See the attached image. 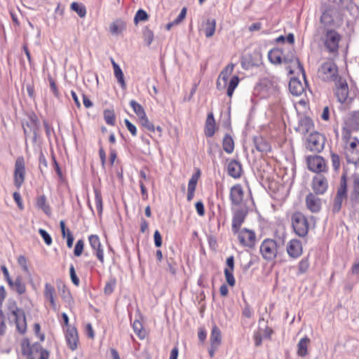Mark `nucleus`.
I'll list each match as a JSON object with an SVG mask.
<instances>
[{
  "mask_svg": "<svg viewBox=\"0 0 359 359\" xmlns=\"http://www.w3.org/2000/svg\"><path fill=\"white\" fill-rule=\"evenodd\" d=\"M268 58L269 61L274 65H280L284 63L285 65H290L294 63L297 65V68L305 77V72L303 65L300 62L299 60L295 56L293 50H289L285 53L283 50L278 48L271 49L268 53ZM287 69L290 74H294L292 67L289 65Z\"/></svg>",
  "mask_w": 359,
  "mask_h": 359,
  "instance_id": "f257e3e1",
  "label": "nucleus"
},
{
  "mask_svg": "<svg viewBox=\"0 0 359 359\" xmlns=\"http://www.w3.org/2000/svg\"><path fill=\"white\" fill-rule=\"evenodd\" d=\"M344 152L348 163L356 164L359 162V140L351 135L348 129L342 130Z\"/></svg>",
  "mask_w": 359,
  "mask_h": 359,
  "instance_id": "f03ea898",
  "label": "nucleus"
},
{
  "mask_svg": "<svg viewBox=\"0 0 359 359\" xmlns=\"http://www.w3.org/2000/svg\"><path fill=\"white\" fill-rule=\"evenodd\" d=\"M342 36L334 29H326L322 31L320 41L323 48L332 57H338L339 54V43Z\"/></svg>",
  "mask_w": 359,
  "mask_h": 359,
  "instance_id": "7ed1b4c3",
  "label": "nucleus"
},
{
  "mask_svg": "<svg viewBox=\"0 0 359 359\" xmlns=\"http://www.w3.org/2000/svg\"><path fill=\"white\" fill-rule=\"evenodd\" d=\"M312 223L314 226V217L313 216L307 217L302 212H294L291 216L292 228L294 233L300 238L308 236Z\"/></svg>",
  "mask_w": 359,
  "mask_h": 359,
  "instance_id": "20e7f679",
  "label": "nucleus"
},
{
  "mask_svg": "<svg viewBox=\"0 0 359 359\" xmlns=\"http://www.w3.org/2000/svg\"><path fill=\"white\" fill-rule=\"evenodd\" d=\"M334 58L332 57V58L323 62L318 69V76L324 81L335 83L339 79H342L339 75L338 67L334 62Z\"/></svg>",
  "mask_w": 359,
  "mask_h": 359,
  "instance_id": "39448f33",
  "label": "nucleus"
},
{
  "mask_svg": "<svg viewBox=\"0 0 359 359\" xmlns=\"http://www.w3.org/2000/svg\"><path fill=\"white\" fill-rule=\"evenodd\" d=\"M21 351L27 359H48L49 353L39 344H31L28 339L21 341Z\"/></svg>",
  "mask_w": 359,
  "mask_h": 359,
  "instance_id": "423d86ee",
  "label": "nucleus"
},
{
  "mask_svg": "<svg viewBox=\"0 0 359 359\" xmlns=\"http://www.w3.org/2000/svg\"><path fill=\"white\" fill-rule=\"evenodd\" d=\"M8 318L11 323H14L20 334H25L27 327L25 311L18 307L15 302L8 306Z\"/></svg>",
  "mask_w": 359,
  "mask_h": 359,
  "instance_id": "0eeeda50",
  "label": "nucleus"
},
{
  "mask_svg": "<svg viewBox=\"0 0 359 359\" xmlns=\"http://www.w3.org/2000/svg\"><path fill=\"white\" fill-rule=\"evenodd\" d=\"M320 22L323 31L326 29H335L340 27L341 20L338 19V13L336 9L328 8L323 12L320 18Z\"/></svg>",
  "mask_w": 359,
  "mask_h": 359,
  "instance_id": "6e6552de",
  "label": "nucleus"
},
{
  "mask_svg": "<svg viewBox=\"0 0 359 359\" xmlns=\"http://www.w3.org/2000/svg\"><path fill=\"white\" fill-rule=\"evenodd\" d=\"M262 257L268 262L275 259L278 253L277 242L273 238H265L259 246Z\"/></svg>",
  "mask_w": 359,
  "mask_h": 359,
  "instance_id": "1a4fd4ad",
  "label": "nucleus"
},
{
  "mask_svg": "<svg viewBox=\"0 0 359 359\" xmlns=\"http://www.w3.org/2000/svg\"><path fill=\"white\" fill-rule=\"evenodd\" d=\"M233 233L237 236V238L241 246L249 249L255 248L257 243V236L253 230L243 228Z\"/></svg>",
  "mask_w": 359,
  "mask_h": 359,
  "instance_id": "9d476101",
  "label": "nucleus"
},
{
  "mask_svg": "<svg viewBox=\"0 0 359 359\" xmlns=\"http://www.w3.org/2000/svg\"><path fill=\"white\" fill-rule=\"evenodd\" d=\"M308 169L318 175L320 173L327 172L328 171V166L326 161L320 156L310 155L306 159Z\"/></svg>",
  "mask_w": 359,
  "mask_h": 359,
  "instance_id": "9b49d317",
  "label": "nucleus"
},
{
  "mask_svg": "<svg viewBox=\"0 0 359 359\" xmlns=\"http://www.w3.org/2000/svg\"><path fill=\"white\" fill-rule=\"evenodd\" d=\"M26 175L25 162L23 156H18L15 162L13 182L15 186L20 189L24 183Z\"/></svg>",
  "mask_w": 359,
  "mask_h": 359,
  "instance_id": "f8f14e48",
  "label": "nucleus"
},
{
  "mask_svg": "<svg viewBox=\"0 0 359 359\" xmlns=\"http://www.w3.org/2000/svg\"><path fill=\"white\" fill-rule=\"evenodd\" d=\"M43 297L45 302L48 304L49 307L55 312H58L60 305L57 302L56 290L52 284L46 283L43 289Z\"/></svg>",
  "mask_w": 359,
  "mask_h": 359,
  "instance_id": "ddd939ff",
  "label": "nucleus"
},
{
  "mask_svg": "<svg viewBox=\"0 0 359 359\" xmlns=\"http://www.w3.org/2000/svg\"><path fill=\"white\" fill-rule=\"evenodd\" d=\"M233 217L231 222L232 232H236L239 230L245 220L248 213V210L246 207H238L236 209L231 208Z\"/></svg>",
  "mask_w": 359,
  "mask_h": 359,
  "instance_id": "4468645a",
  "label": "nucleus"
},
{
  "mask_svg": "<svg viewBox=\"0 0 359 359\" xmlns=\"http://www.w3.org/2000/svg\"><path fill=\"white\" fill-rule=\"evenodd\" d=\"M63 332L68 348L72 351H76L80 343L79 332L76 327H69L68 328H64Z\"/></svg>",
  "mask_w": 359,
  "mask_h": 359,
  "instance_id": "2eb2a0df",
  "label": "nucleus"
},
{
  "mask_svg": "<svg viewBox=\"0 0 359 359\" xmlns=\"http://www.w3.org/2000/svg\"><path fill=\"white\" fill-rule=\"evenodd\" d=\"M245 192L241 184H236L230 189L229 199L231 205L236 207H243Z\"/></svg>",
  "mask_w": 359,
  "mask_h": 359,
  "instance_id": "dca6fc26",
  "label": "nucleus"
},
{
  "mask_svg": "<svg viewBox=\"0 0 359 359\" xmlns=\"http://www.w3.org/2000/svg\"><path fill=\"white\" fill-rule=\"evenodd\" d=\"M325 138L320 133H311L307 139V148L311 151L320 152L324 147Z\"/></svg>",
  "mask_w": 359,
  "mask_h": 359,
  "instance_id": "f3484780",
  "label": "nucleus"
},
{
  "mask_svg": "<svg viewBox=\"0 0 359 359\" xmlns=\"http://www.w3.org/2000/svg\"><path fill=\"white\" fill-rule=\"evenodd\" d=\"M288 256L292 259L299 258L303 253V246L301 241L297 238L290 240L286 245Z\"/></svg>",
  "mask_w": 359,
  "mask_h": 359,
  "instance_id": "a211bd4d",
  "label": "nucleus"
},
{
  "mask_svg": "<svg viewBox=\"0 0 359 359\" xmlns=\"http://www.w3.org/2000/svg\"><path fill=\"white\" fill-rule=\"evenodd\" d=\"M312 189L316 194H323L328 188V182L323 175H316L313 177L311 182Z\"/></svg>",
  "mask_w": 359,
  "mask_h": 359,
  "instance_id": "6ab92c4d",
  "label": "nucleus"
},
{
  "mask_svg": "<svg viewBox=\"0 0 359 359\" xmlns=\"http://www.w3.org/2000/svg\"><path fill=\"white\" fill-rule=\"evenodd\" d=\"M317 195L314 193H309L305 198L306 207L312 213L319 212L321 210L322 200Z\"/></svg>",
  "mask_w": 359,
  "mask_h": 359,
  "instance_id": "aec40b11",
  "label": "nucleus"
},
{
  "mask_svg": "<svg viewBox=\"0 0 359 359\" xmlns=\"http://www.w3.org/2000/svg\"><path fill=\"white\" fill-rule=\"evenodd\" d=\"M335 95L338 101L341 103L346 102L348 97V86L346 81L343 79H339V80L335 82Z\"/></svg>",
  "mask_w": 359,
  "mask_h": 359,
  "instance_id": "412c9836",
  "label": "nucleus"
},
{
  "mask_svg": "<svg viewBox=\"0 0 359 359\" xmlns=\"http://www.w3.org/2000/svg\"><path fill=\"white\" fill-rule=\"evenodd\" d=\"M227 172L233 179H239L243 175V167L240 161L235 159L227 160Z\"/></svg>",
  "mask_w": 359,
  "mask_h": 359,
  "instance_id": "4be33fe9",
  "label": "nucleus"
},
{
  "mask_svg": "<svg viewBox=\"0 0 359 359\" xmlns=\"http://www.w3.org/2000/svg\"><path fill=\"white\" fill-rule=\"evenodd\" d=\"M226 267L224 269V276L227 284L230 287H234L236 285V280L233 276L234 271V257L230 256L227 257L226 261Z\"/></svg>",
  "mask_w": 359,
  "mask_h": 359,
  "instance_id": "5701e85b",
  "label": "nucleus"
},
{
  "mask_svg": "<svg viewBox=\"0 0 359 359\" xmlns=\"http://www.w3.org/2000/svg\"><path fill=\"white\" fill-rule=\"evenodd\" d=\"M88 241L91 248L95 252V255L98 260L104 263V251L101 247L100 238L97 235H90L88 236Z\"/></svg>",
  "mask_w": 359,
  "mask_h": 359,
  "instance_id": "b1692460",
  "label": "nucleus"
},
{
  "mask_svg": "<svg viewBox=\"0 0 359 359\" xmlns=\"http://www.w3.org/2000/svg\"><path fill=\"white\" fill-rule=\"evenodd\" d=\"M201 176V171L200 170H198L196 173L192 175L191 177L190 178L189 183H188V190H187V201H191L194 197L195 191L196 189V185L198 183V181Z\"/></svg>",
  "mask_w": 359,
  "mask_h": 359,
  "instance_id": "393cba45",
  "label": "nucleus"
},
{
  "mask_svg": "<svg viewBox=\"0 0 359 359\" xmlns=\"http://www.w3.org/2000/svg\"><path fill=\"white\" fill-rule=\"evenodd\" d=\"M216 131V121L212 112L208 114L205 124V134L207 137H212Z\"/></svg>",
  "mask_w": 359,
  "mask_h": 359,
  "instance_id": "a878e982",
  "label": "nucleus"
},
{
  "mask_svg": "<svg viewBox=\"0 0 359 359\" xmlns=\"http://www.w3.org/2000/svg\"><path fill=\"white\" fill-rule=\"evenodd\" d=\"M8 285L12 290L20 295L26 292V285L20 276H18L15 280H12Z\"/></svg>",
  "mask_w": 359,
  "mask_h": 359,
  "instance_id": "bb28decb",
  "label": "nucleus"
},
{
  "mask_svg": "<svg viewBox=\"0 0 359 359\" xmlns=\"http://www.w3.org/2000/svg\"><path fill=\"white\" fill-rule=\"evenodd\" d=\"M111 62L114 69V76L117 79L118 83L123 89L126 88V83L124 79L123 73L119 67V65L114 61L113 58H111Z\"/></svg>",
  "mask_w": 359,
  "mask_h": 359,
  "instance_id": "cd10ccee",
  "label": "nucleus"
},
{
  "mask_svg": "<svg viewBox=\"0 0 359 359\" xmlns=\"http://www.w3.org/2000/svg\"><path fill=\"white\" fill-rule=\"evenodd\" d=\"M346 181L344 180V184L341 183V188L338 190L337 196L334 199V210L335 211H339L343 198L346 196Z\"/></svg>",
  "mask_w": 359,
  "mask_h": 359,
  "instance_id": "c85d7f7f",
  "label": "nucleus"
},
{
  "mask_svg": "<svg viewBox=\"0 0 359 359\" xmlns=\"http://www.w3.org/2000/svg\"><path fill=\"white\" fill-rule=\"evenodd\" d=\"M311 343V340L308 337L302 338L297 346V353L300 357H305L308 354V347Z\"/></svg>",
  "mask_w": 359,
  "mask_h": 359,
  "instance_id": "c756f323",
  "label": "nucleus"
},
{
  "mask_svg": "<svg viewBox=\"0 0 359 359\" xmlns=\"http://www.w3.org/2000/svg\"><path fill=\"white\" fill-rule=\"evenodd\" d=\"M210 341L213 346H219L222 344V332L216 325L212 326Z\"/></svg>",
  "mask_w": 359,
  "mask_h": 359,
  "instance_id": "7c9ffc66",
  "label": "nucleus"
},
{
  "mask_svg": "<svg viewBox=\"0 0 359 359\" xmlns=\"http://www.w3.org/2000/svg\"><path fill=\"white\" fill-rule=\"evenodd\" d=\"M289 90L292 95L296 96L302 95L304 90L302 83L297 79H292L290 81Z\"/></svg>",
  "mask_w": 359,
  "mask_h": 359,
  "instance_id": "2f4dec72",
  "label": "nucleus"
},
{
  "mask_svg": "<svg viewBox=\"0 0 359 359\" xmlns=\"http://www.w3.org/2000/svg\"><path fill=\"white\" fill-rule=\"evenodd\" d=\"M347 128L351 132V130H357L359 127V111H353L346 121Z\"/></svg>",
  "mask_w": 359,
  "mask_h": 359,
  "instance_id": "473e14b6",
  "label": "nucleus"
},
{
  "mask_svg": "<svg viewBox=\"0 0 359 359\" xmlns=\"http://www.w3.org/2000/svg\"><path fill=\"white\" fill-rule=\"evenodd\" d=\"M352 180V192H351V199L352 200H359V175L354 173L351 176Z\"/></svg>",
  "mask_w": 359,
  "mask_h": 359,
  "instance_id": "72a5a7b5",
  "label": "nucleus"
},
{
  "mask_svg": "<svg viewBox=\"0 0 359 359\" xmlns=\"http://www.w3.org/2000/svg\"><path fill=\"white\" fill-rule=\"evenodd\" d=\"M222 147L226 153H233L234 150V141L230 135L226 134L224 135L222 140Z\"/></svg>",
  "mask_w": 359,
  "mask_h": 359,
  "instance_id": "f704fd0d",
  "label": "nucleus"
},
{
  "mask_svg": "<svg viewBox=\"0 0 359 359\" xmlns=\"http://www.w3.org/2000/svg\"><path fill=\"white\" fill-rule=\"evenodd\" d=\"M216 29V20L215 19H208L204 25V33L207 38L212 36Z\"/></svg>",
  "mask_w": 359,
  "mask_h": 359,
  "instance_id": "c9c22d12",
  "label": "nucleus"
},
{
  "mask_svg": "<svg viewBox=\"0 0 359 359\" xmlns=\"http://www.w3.org/2000/svg\"><path fill=\"white\" fill-rule=\"evenodd\" d=\"M234 69V65L233 63L229 64L227 66L225 67V68L221 72V73L219 75L217 85V86L219 84V80L222 79L224 82L226 83L227 82V80L229 77L232 74Z\"/></svg>",
  "mask_w": 359,
  "mask_h": 359,
  "instance_id": "e433bc0d",
  "label": "nucleus"
},
{
  "mask_svg": "<svg viewBox=\"0 0 359 359\" xmlns=\"http://www.w3.org/2000/svg\"><path fill=\"white\" fill-rule=\"evenodd\" d=\"M133 328L136 335L140 339H144L146 338L147 333L144 329L142 323L138 320H134L133 323Z\"/></svg>",
  "mask_w": 359,
  "mask_h": 359,
  "instance_id": "4c0bfd02",
  "label": "nucleus"
},
{
  "mask_svg": "<svg viewBox=\"0 0 359 359\" xmlns=\"http://www.w3.org/2000/svg\"><path fill=\"white\" fill-rule=\"evenodd\" d=\"M62 299L67 304L66 306L69 307L70 309H72L73 307L74 301V298H73L69 290L66 286L63 287Z\"/></svg>",
  "mask_w": 359,
  "mask_h": 359,
  "instance_id": "58836bf2",
  "label": "nucleus"
},
{
  "mask_svg": "<svg viewBox=\"0 0 359 359\" xmlns=\"http://www.w3.org/2000/svg\"><path fill=\"white\" fill-rule=\"evenodd\" d=\"M130 106L133 108L134 112L136 114L139 119L147 115L143 107L135 100H130Z\"/></svg>",
  "mask_w": 359,
  "mask_h": 359,
  "instance_id": "ea45409f",
  "label": "nucleus"
},
{
  "mask_svg": "<svg viewBox=\"0 0 359 359\" xmlns=\"http://www.w3.org/2000/svg\"><path fill=\"white\" fill-rule=\"evenodd\" d=\"M70 8L72 11L76 12L80 18H84L86 15V6L81 3L73 2Z\"/></svg>",
  "mask_w": 359,
  "mask_h": 359,
  "instance_id": "a19ab883",
  "label": "nucleus"
},
{
  "mask_svg": "<svg viewBox=\"0 0 359 359\" xmlns=\"http://www.w3.org/2000/svg\"><path fill=\"white\" fill-rule=\"evenodd\" d=\"M239 81H240V80H239V78L238 76H233L231 77V79L228 84L227 90H226V94L229 97H232L234 90L238 86Z\"/></svg>",
  "mask_w": 359,
  "mask_h": 359,
  "instance_id": "79ce46f5",
  "label": "nucleus"
},
{
  "mask_svg": "<svg viewBox=\"0 0 359 359\" xmlns=\"http://www.w3.org/2000/svg\"><path fill=\"white\" fill-rule=\"evenodd\" d=\"M104 118L108 125L114 126L116 123V116L114 110L105 109L104 111Z\"/></svg>",
  "mask_w": 359,
  "mask_h": 359,
  "instance_id": "37998d69",
  "label": "nucleus"
},
{
  "mask_svg": "<svg viewBox=\"0 0 359 359\" xmlns=\"http://www.w3.org/2000/svg\"><path fill=\"white\" fill-rule=\"evenodd\" d=\"M126 28V25L122 21L114 22L109 27V30L111 34H117Z\"/></svg>",
  "mask_w": 359,
  "mask_h": 359,
  "instance_id": "c03bdc74",
  "label": "nucleus"
},
{
  "mask_svg": "<svg viewBox=\"0 0 359 359\" xmlns=\"http://www.w3.org/2000/svg\"><path fill=\"white\" fill-rule=\"evenodd\" d=\"M17 262L18 265L20 266L22 270L25 273H29V261L27 258L24 255H19L17 258Z\"/></svg>",
  "mask_w": 359,
  "mask_h": 359,
  "instance_id": "a18cd8bd",
  "label": "nucleus"
},
{
  "mask_svg": "<svg viewBox=\"0 0 359 359\" xmlns=\"http://www.w3.org/2000/svg\"><path fill=\"white\" fill-rule=\"evenodd\" d=\"M36 205L46 214L50 211V207L47 204L46 198L44 195L40 196L37 198Z\"/></svg>",
  "mask_w": 359,
  "mask_h": 359,
  "instance_id": "49530a36",
  "label": "nucleus"
},
{
  "mask_svg": "<svg viewBox=\"0 0 359 359\" xmlns=\"http://www.w3.org/2000/svg\"><path fill=\"white\" fill-rule=\"evenodd\" d=\"M95 193V203L97 212L101 214L103 210L102 197L100 191L98 189L94 190Z\"/></svg>",
  "mask_w": 359,
  "mask_h": 359,
  "instance_id": "de8ad7c7",
  "label": "nucleus"
},
{
  "mask_svg": "<svg viewBox=\"0 0 359 359\" xmlns=\"http://www.w3.org/2000/svg\"><path fill=\"white\" fill-rule=\"evenodd\" d=\"M149 19V15L143 9H139L135 17H134V22L135 25H137L140 21H147Z\"/></svg>",
  "mask_w": 359,
  "mask_h": 359,
  "instance_id": "09e8293b",
  "label": "nucleus"
},
{
  "mask_svg": "<svg viewBox=\"0 0 359 359\" xmlns=\"http://www.w3.org/2000/svg\"><path fill=\"white\" fill-rule=\"evenodd\" d=\"M139 121L140 123L149 132L154 133L155 131L154 125L151 121H149L147 115H145V116L140 118L139 119Z\"/></svg>",
  "mask_w": 359,
  "mask_h": 359,
  "instance_id": "8fccbe9b",
  "label": "nucleus"
},
{
  "mask_svg": "<svg viewBox=\"0 0 359 359\" xmlns=\"http://www.w3.org/2000/svg\"><path fill=\"white\" fill-rule=\"evenodd\" d=\"M83 249H84V241L82 239H79L75 245L74 250V255L76 257H80L83 253Z\"/></svg>",
  "mask_w": 359,
  "mask_h": 359,
  "instance_id": "3c124183",
  "label": "nucleus"
},
{
  "mask_svg": "<svg viewBox=\"0 0 359 359\" xmlns=\"http://www.w3.org/2000/svg\"><path fill=\"white\" fill-rule=\"evenodd\" d=\"M309 268V262L307 258L302 259L298 264V271L301 274L306 273Z\"/></svg>",
  "mask_w": 359,
  "mask_h": 359,
  "instance_id": "603ef678",
  "label": "nucleus"
},
{
  "mask_svg": "<svg viewBox=\"0 0 359 359\" xmlns=\"http://www.w3.org/2000/svg\"><path fill=\"white\" fill-rule=\"evenodd\" d=\"M69 276L72 283L75 286H79L80 285V280L76 276L74 266L72 264H71L69 266Z\"/></svg>",
  "mask_w": 359,
  "mask_h": 359,
  "instance_id": "864d4df0",
  "label": "nucleus"
},
{
  "mask_svg": "<svg viewBox=\"0 0 359 359\" xmlns=\"http://www.w3.org/2000/svg\"><path fill=\"white\" fill-rule=\"evenodd\" d=\"M331 161L332 164V167L334 170H338L340 168V157L338 154L331 152L330 154Z\"/></svg>",
  "mask_w": 359,
  "mask_h": 359,
  "instance_id": "5fc2aeb1",
  "label": "nucleus"
},
{
  "mask_svg": "<svg viewBox=\"0 0 359 359\" xmlns=\"http://www.w3.org/2000/svg\"><path fill=\"white\" fill-rule=\"evenodd\" d=\"M253 315V310L248 302H245V306L242 309V316L245 318H250Z\"/></svg>",
  "mask_w": 359,
  "mask_h": 359,
  "instance_id": "6e6d98bb",
  "label": "nucleus"
},
{
  "mask_svg": "<svg viewBox=\"0 0 359 359\" xmlns=\"http://www.w3.org/2000/svg\"><path fill=\"white\" fill-rule=\"evenodd\" d=\"M116 280L114 279L107 282L104 288V294L107 295L111 294L114 292Z\"/></svg>",
  "mask_w": 359,
  "mask_h": 359,
  "instance_id": "4d7b16f0",
  "label": "nucleus"
},
{
  "mask_svg": "<svg viewBox=\"0 0 359 359\" xmlns=\"http://www.w3.org/2000/svg\"><path fill=\"white\" fill-rule=\"evenodd\" d=\"M39 233L41 235V236L43 238L45 243L47 245H50L52 244V238L51 236L49 235V233L43 229H39Z\"/></svg>",
  "mask_w": 359,
  "mask_h": 359,
  "instance_id": "13d9d810",
  "label": "nucleus"
},
{
  "mask_svg": "<svg viewBox=\"0 0 359 359\" xmlns=\"http://www.w3.org/2000/svg\"><path fill=\"white\" fill-rule=\"evenodd\" d=\"M125 125L127 128V129L129 130V132L131 133L133 136H136L137 133V128L136 126L133 124L129 120L125 119L124 120Z\"/></svg>",
  "mask_w": 359,
  "mask_h": 359,
  "instance_id": "bf43d9fd",
  "label": "nucleus"
},
{
  "mask_svg": "<svg viewBox=\"0 0 359 359\" xmlns=\"http://www.w3.org/2000/svg\"><path fill=\"white\" fill-rule=\"evenodd\" d=\"M60 226L61 229L62 236L63 238H68V234H72V231L66 227L65 222L63 220L60 222Z\"/></svg>",
  "mask_w": 359,
  "mask_h": 359,
  "instance_id": "052dcab7",
  "label": "nucleus"
},
{
  "mask_svg": "<svg viewBox=\"0 0 359 359\" xmlns=\"http://www.w3.org/2000/svg\"><path fill=\"white\" fill-rule=\"evenodd\" d=\"M34 332L36 337L41 340L43 341L45 339L44 334L41 332V325L39 323H34L33 327Z\"/></svg>",
  "mask_w": 359,
  "mask_h": 359,
  "instance_id": "680f3d73",
  "label": "nucleus"
},
{
  "mask_svg": "<svg viewBox=\"0 0 359 359\" xmlns=\"http://www.w3.org/2000/svg\"><path fill=\"white\" fill-rule=\"evenodd\" d=\"M61 318L62 320V322H61V326L62 327V330L64 328H68L69 327H75L74 325L69 324V319L67 313H62L61 314Z\"/></svg>",
  "mask_w": 359,
  "mask_h": 359,
  "instance_id": "e2e57ef3",
  "label": "nucleus"
},
{
  "mask_svg": "<svg viewBox=\"0 0 359 359\" xmlns=\"http://www.w3.org/2000/svg\"><path fill=\"white\" fill-rule=\"evenodd\" d=\"M48 81L51 91L55 97H58L60 96V93L55 80L53 78L50 77L48 79Z\"/></svg>",
  "mask_w": 359,
  "mask_h": 359,
  "instance_id": "0e129e2a",
  "label": "nucleus"
},
{
  "mask_svg": "<svg viewBox=\"0 0 359 359\" xmlns=\"http://www.w3.org/2000/svg\"><path fill=\"white\" fill-rule=\"evenodd\" d=\"M139 185L141 189L142 198L144 201H147L149 198V195L144 182L142 180H139Z\"/></svg>",
  "mask_w": 359,
  "mask_h": 359,
  "instance_id": "69168bd1",
  "label": "nucleus"
},
{
  "mask_svg": "<svg viewBox=\"0 0 359 359\" xmlns=\"http://www.w3.org/2000/svg\"><path fill=\"white\" fill-rule=\"evenodd\" d=\"M13 196V199H14L15 202L17 203L19 209L23 210V208H24L23 203H22V200L20 193L14 192Z\"/></svg>",
  "mask_w": 359,
  "mask_h": 359,
  "instance_id": "338daca9",
  "label": "nucleus"
},
{
  "mask_svg": "<svg viewBox=\"0 0 359 359\" xmlns=\"http://www.w3.org/2000/svg\"><path fill=\"white\" fill-rule=\"evenodd\" d=\"M253 339L256 346H259L262 343V334L259 331H255L253 334Z\"/></svg>",
  "mask_w": 359,
  "mask_h": 359,
  "instance_id": "774afa93",
  "label": "nucleus"
}]
</instances>
